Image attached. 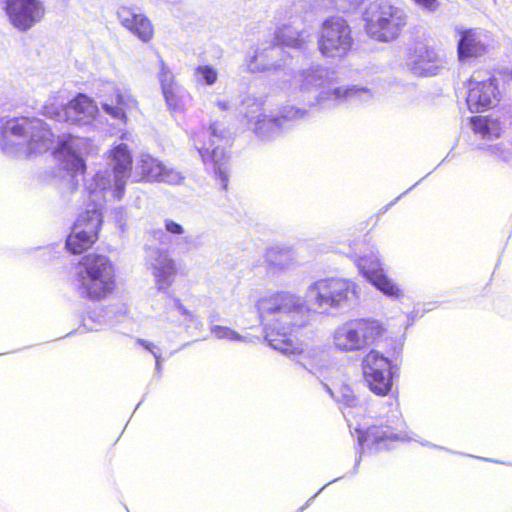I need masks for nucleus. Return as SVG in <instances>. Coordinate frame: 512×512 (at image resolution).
<instances>
[{
    "instance_id": "f257e3e1",
    "label": "nucleus",
    "mask_w": 512,
    "mask_h": 512,
    "mask_svg": "<svg viewBox=\"0 0 512 512\" xmlns=\"http://www.w3.org/2000/svg\"><path fill=\"white\" fill-rule=\"evenodd\" d=\"M256 308L269 344L284 355L301 356L302 344L293 333L309 324L310 312L304 300L288 291H274L260 297Z\"/></svg>"
},
{
    "instance_id": "f03ea898",
    "label": "nucleus",
    "mask_w": 512,
    "mask_h": 512,
    "mask_svg": "<svg viewBox=\"0 0 512 512\" xmlns=\"http://www.w3.org/2000/svg\"><path fill=\"white\" fill-rule=\"evenodd\" d=\"M407 24L404 10L388 2H372L363 13V29L374 41L385 43L397 39Z\"/></svg>"
},
{
    "instance_id": "7ed1b4c3",
    "label": "nucleus",
    "mask_w": 512,
    "mask_h": 512,
    "mask_svg": "<svg viewBox=\"0 0 512 512\" xmlns=\"http://www.w3.org/2000/svg\"><path fill=\"white\" fill-rule=\"evenodd\" d=\"M232 142L233 137L227 127L217 121L211 123L207 130L197 133L194 137V146L202 161L214 166L223 190L228 188V176L224 166L230 160L227 149L232 146Z\"/></svg>"
},
{
    "instance_id": "20e7f679",
    "label": "nucleus",
    "mask_w": 512,
    "mask_h": 512,
    "mask_svg": "<svg viewBox=\"0 0 512 512\" xmlns=\"http://www.w3.org/2000/svg\"><path fill=\"white\" fill-rule=\"evenodd\" d=\"M387 335L386 326L373 318H360L340 326L333 334L335 348L343 352L359 351L375 345Z\"/></svg>"
},
{
    "instance_id": "39448f33",
    "label": "nucleus",
    "mask_w": 512,
    "mask_h": 512,
    "mask_svg": "<svg viewBox=\"0 0 512 512\" xmlns=\"http://www.w3.org/2000/svg\"><path fill=\"white\" fill-rule=\"evenodd\" d=\"M354 36L348 20L341 16L325 18L317 33V48L324 58L342 59L354 48Z\"/></svg>"
},
{
    "instance_id": "423d86ee",
    "label": "nucleus",
    "mask_w": 512,
    "mask_h": 512,
    "mask_svg": "<svg viewBox=\"0 0 512 512\" xmlns=\"http://www.w3.org/2000/svg\"><path fill=\"white\" fill-rule=\"evenodd\" d=\"M43 115L58 122H66L77 126L91 124L98 115V106L93 98L78 93L67 104L58 98H51L42 108Z\"/></svg>"
},
{
    "instance_id": "0eeeda50",
    "label": "nucleus",
    "mask_w": 512,
    "mask_h": 512,
    "mask_svg": "<svg viewBox=\"0 0 512 512\" xmlns=\"http://www.w3.org/2000/svg\"><path fill=\"white\" fill-rule=\"evenodd\" d=\"M111 173L108 177L97 175L96 186L101 190H111L118 199L124 195L125 187L130 180L133 169L131 150L125 143L113 146L106 153Z\"/></svg>"
},
{
    "instance_id": "6e6552de",
    "label": "nucleus",
    "mask_w": 512,
    "mask_h": 512,
    "mask_svg": "<svg viewBox=\"0 0 512 512\" xmlns=\"http://www.w3.org/2000/svg\"><path fill=\"white\" fill-rule=\"evenodd\" d=\"M319 307L337 308L359 297L358 285L346 278L328 277L315 281L309 288Z\"/></svg>"
},
{
    "instance_id": "1a4fd4ad",
    "label": "nucleus",
    "mask_w": 512,
    "mask_h": 512,
    "mask_svg": "<svg viewBox=\"0 0 512 512\" xmlns=\"http://www.w3.org/2000/svg\"><path fill=\"white\" fill-rule=\"evenodd\" d=\"M363 379L375 394L387 395L393 385L392 361L376 349H371L362 359Z\"/></svg>"
},
{
    "instance_id": "9d476101",
    "label": "nucleus",
    "mask_w": 512,
    "mask_h": 512,
    "mask_svg": "<svg viewBox=\"0 0 512 512\" xmlns=\"http://www.w3.org/2000/svg\"><path fill=\"white\" fill-rule=\"evenodd\" d=\"M3 10L9 23L22 32L34 27L45 15V7L40 0H4Z\"/></svg>"
},
{
    "instance_id": "9b49d317",
    "label": "nucleus",
    "mask_w": 512,
    "mask_h": 512,
    "mask_svg": "<svg viewBox=\"0 0 512 512\" xmlns=\"http://www.w3.org/2000/svg\"><path fill=\"white\" fill-rule=\"evenodd\" d=\"M466 88V103L472 112H484L499 101L500 90L495 77L480 81L472 76L467 80Z\"/></svg>"
},
{
    "instance_id": "f8f14e48",
    "label": "nucleus",
    "mask_w": 512,
    "mask_h": 512,
    "mask_svg": "<svg viewBox=\"0 0 512 512\" xmlns=\"http://www.w3.org/2000/svg\"><path fill=\"white\" fill-rule=\"evenodd\" d=\"M11 133L17 137H27L32 150H48L54 141V133L48 125L37 118L21 117L11 126Z\"/></svg>"
},
{
    "instance_id": "ddd939ff",
    "label": "nucleus",
    "mask_w": 512,
    "mask_h": 512,
    "mask_svg": "<svg viewBox=\"0 0 512 512\" xmlns=\"http://www.w3.org/2000/svg\"><path fill=\"white\" fill-rule=\"evenodd\" d=\"M120 24L142 42H149L154 36V26L147 15L135 7L121 6L117 11Z\"/></svg>"
},
{
    "instance_id": "4468645a",
    "label": "nucleus",
    "mask_w": 512,
    "mask_h": 512,
    "mask_svg": "<svg viewBox=\"0 0 512 512\" xmlns=\"http://www.w3.org/2000/svg\"><path fill=\"white\" fill-rule=\"evenodd\" d=\"M408 65L421 76L435 75L440 66V57L434 47L418 44L408 53Z\"/></svg>"
},
{
    "instance_id": "2eb2a0df",
    "label": "nucleus",
    "mask_w": 512,
    "mask_h": 512,
    "mask_svg": "<svg viewBox=\"0 0 512 512\" xmlns=\"http://www.w3.org/2000/svg\"><path fill=\"white\" fill-rule=\"evenodd\" d=\"M78 266L79 278H117L114 262L104 254H86L80 259Z\"/></svg>"
},
{
    "instance_id": "dca6fc26",
    "label": "nucleus",
    "mask_w": 512,
    "mask_h": 512,
    "mask_svg": "<svg viewBox=\"0 0 512 512\" xmlns=\"http://www.w3.org/2000/svg\"><path fill=\"white\" fill-rule=\"evenodd\" d=\"M488 35L476 28L465 29L460 32L457 44L459 61L470 58H478L486 54L488 50Z\"/></svg>"
},
{
    "instance_id": "f3484780",
    "label": "nucleus",
    "mask_w": 512,
    "mask_h": 512,
    "mask_svg": "<svg viewBox=\"0 0 512 512\" xmlns=\"http://www.w3.org/2000/svg\"><path fill=\"white\" fill-rule=\"evenodd\" d=\"M357 441L362 450L378 449L380 446H386L387 443L397 441L400 436L395 434L389 427L383 425H371L368 428L357 431Z\"/></svg>"
},
{
    "instance_id": "a211bd4d",
    "label": "nucleus",
    "mask_w": 512,
    "mask_h": 512,
    "mask_svg": "<svg viewBox=\"0 0 512 512\" xmlns=\"http://www.w3.org/2000/svg\"><path fill=\"white\" fill-rule=\"evenodd\" d=\"M81 297L92 302L109 298L117 290V278H79Z\"/></svg>"
},
{
    "instance_id": "6ab92c4d",
    "label": "nucleus",
    "mask_w": 512,
    "mask_h": 512,
    "mask_svg": "<svg viewBox=\"0 0 512 512\" xmlns=\"http://www.w3.org/2000/svg\"><path fill=\"white\" fill-rule=\"evenodd\" d=\"M472 132L484 140L500 138L505 131L504 125L498 118L491 115H476L469 118Z\"/></svg>"
},
{
    "instance_id": "aec40b11",
    "label": "nucleus",
    "mask_w": 512,
    "mask_h": 512,
    "mask_svg": "<svg viewBox=\"0 0 512 512\" xmlns=\"http://www.w3.org/2000/svg\"><path fill=\"white\" fill-rule=\"evenodd\" d=\"M309 42V34L304 30H296L291 25L284 24L275 31L273 45L293 49H303Z\"/></svg>"
},
{
    "instance_id": "412c9836",
    "label": "nucleus",
    "mask_w": 512,
    "mask_h": 512,
    "mask_svg": "<svg viewBox=\"0 0 512 512\" xmlns=\"http://www.w3.org/2000/svg\"><path fill=\"white\" fill-rule=\"evenodd\" d=\"M159 80L165 101L170 109L177 110L183 107L181 90L175 83V77L168 67L161 63Z\"/></svg>"
},
{
    "instance_id": "4be33fe9",
    "label": "nucleus",
    "mask_w": 512,
    "mask_h": 512,
    "mask_svg": "<svg viewBox=\"0 0 512 512\" xmlns=\"http://www.w3.org/2000/svg\"><path fill=\"white\" fill-rule=\"evenodd\" d=\"M130 99L120 90L115 89L110 97L101 104L105 113L111 118L126 124L128 122V110L130 108Z\"/></svg>"
},
{
    "instance_id": "5701e85b",
    "label": "nucleus",
    "mask_w": 512,
    "mask_h": 512,
    "mask_svg": "<svg viewBox=\"0 0 512 512\" xmlns=\"http://www.w3.org/2000/svg\"><path fill=\"white\" fill-rule=\"evenodd\" d=\"M103 224V215L101 209L93 204L80 213L73 224V228L86 232L91 231L95 239H99V233Z\"/></svg>"
},
{
    "instance_id": "b1692460",
    "label": "nucleus",
    "mask_w": 512,
    "mask_h": 512,
    "mask_svg": "<svg viewBox=\"0 0 512 512\" xmlns=\"http://www.w3.org/2000/svg\"><path fill=\"white\" fill-rule=\"evenodd\" d=\"M136 182H154L164 174L163 165L156 159L145 156L136 165Z\"/></svg>"
},
{
    "instance_id": "393cba45",
    "label": "nucleus",
    "mask_w": 512,
    "mask_h": 512,
    "mask_svg": "<svg viewBox=\"0 0 512 512\" xmlns=\"http://www.w3.org/2000/svg\"><path fill=\"white\" fill-rule=\"evenodd\" d=\"M98 241L89 231L87 234L72 227L71 232L66 238L65 248L73 255H80L88 251Z\"/></svg>"
},
{
    "instance_id": "a878e982",
    "label": "nucleus",
    "mask_w": 512,
    "mask_h": 512,
    "mask_svg": "<svg viewBox=\"0 0 512 512\" xmlns=\"http://www.w3.org/2000/svg\"><path fill=\"white\" fill-rule=\"evenodd\" d=\"M356 265L360 273L369 281L383 272L380 260L372 255L359 257Z\"/></svg>"
},
{
    "instance_id": "bb28decb",
    "label": "nucleus",
    "mask_w": 512,
    "mask_h": 512,
    "mask_svg": "<svg viewBox=\"0 0 512 512\" xmlns=\"http://www.w3.org/2000/svg\"><path fill=\"white\" fill-rule=\"evenodd\" d=\"M371 284L375 286L379 291H381L383 294L394 297V298H400L403 296L402 289L392 281L385 273L384 271L374 277L370 280Z\"/></svg>"
},
{
    "instance_id": "cd10ccee",
    "label": "nucleus",
    "mask_w": 512,
    "mask_h": 512,
    "mask_svg": "<svg viewBox=\"0 0 512 512\" xmlns=\"http://www.w3.org/2000/svg\"><path fill=\"white\" fill-rule=\"evenodd\" d=\"M194 75L199 82L213 85L218 79V72L210 65H200L195 68Z\"/></svg>"
},
{
    "instance_id": "c85d7f7f",
    "label": "nucleus",
    "mask_w": 512,
    "mask_h": 512,
    "mask_svg": "<svg viewBox=\"0 0 512 512\" xmlns=\"http://www.w3.org/2000/svg\"><path fill=\"white\" fill-rule=\"evenodd\" d=\"M266 261L271 266L283 267L288 261V252L279 248H269L265 253Z\"/></svg>"
},
{
    "instance_id": "c756f323",
    "label": "nucleus",
    "mask_w": 512,
    "mask_h": 512,
    "mask_svg": "<svg viewBox=\"0 0 512 512\" xmlns=\"http://www.w3.org/2000/svg\"><path fill=\"white\" fill-rule=\"evenodd\" d=\"M211 333L218 339H239L240 336L234 330L220 325H215L211 328Z\"/></svg>"
},
{
    "instance_id": "7c9ffc66",
    "label": "nucleus",
    "mask_w": 512,
    "mask_h": 512,
    "mask_svg": "<svg viewBox=\"0 0 512 512\" xmlns=\"http://www.w3.org/2000/svg\"><path fill=\"white\" fill-rule=\"evenodd\" d=\"M379 221H380L379 215L373 214V215L369 216L365 221H361L358 223V230L359 231L366 230V232H369L379 224Z\"/></svg>"
},
{
    "instance_id": "2f4dec72",
    "label": "nucleus",
    "mask_w": 512,
    "mask_h": 512,
    "mask_svg": "<svg viewBox=\"0 0 512 512\" xmlns=\"http://www.w3.org/2000/svg\"><path fill=\"white\" fill-rule=\"evenodd\" d=\"M341 389L346 390L349 393H344L342 396L336 395V400L347 406H353L356 401V397L353 395L352 391L347 386H342Z\"/></svg>"
},
{
    "instance_id": "473e14b6",
    "label": "nucleus",
    "mask_w": 512,
    "mask_h": 512,
    "mask_svg": "<svg viewBox=\"0 0 512 512\" xmlns=\"http://www.w3.org/2000/svg\"><path fill=\"white\" fill-rule=\"evenodd\" d=\"M164 224H165L166 231L170 234L181 235L184 233L183 226L171 219H166L164 221Z\"/></svg>"
},
{
    "instance_id": "72a5a7b5",
    "label": "nucleus",
    "mask_w": 512,
    "mask_h": 512,
    "mask_svg": "<svg viewBox=\"0 0 512 512\" xmlns=\"http://www.w3.org/2000/svg\"><path fill=\"white\" fill-rule=\"evenodd\" d=\"M263 54H264L263 52H256L254 54V56L252 57L250 64H249V69L251 72L265 71L269 68V65L267 63L261 64V65H256L254 63L258 58H261L263 56Z\"/></svg>"
},
{
    "instance_id": "f704fd0d",
    "label": "nucleus",
    "mask_w": 512,
    "mask_h": 512,
    "mask_svg": "<svg viewBox=\"0 0 512 512\" xmlns=\"http://www.w3.org/2000/svg\"><path fill=\"white\" fill-rule=\"evenodd\" d=\"M334 10L342 13L349 11L348 0H325Z\"/></svg>"
},
{
    "instance_id": "c9c22d12",
    "label": "nucleus",
    "mask_w": 512,
    "mask_h": 512,
    "mask_svg": "<svg viewBox=\"0 0 512 512\" xmlns=\"http://www.w3.org/2000/svg\"><path fill=\"white\" fill-rule=\"evenodd\" d=\"M72 142L73 136L67 135L60 143L58 144L56 152L58 153H71L72 152Z\"/></svg>"
},
{
    "instance_id": "e433bc0d",
    "label": "nucleus",
    "mask_w": 512,
    "mask_h": 512,
    "mask_svg": "<svg viewBox=\"0 0 512 512\" xmlns=\"http://www.w3.org/2000/svg\"><path fill=\"white\" fill-rule=\"evenodd\" d=\"M418 5L429 11H435L439 7V3L437 0H414Z\"/></svg>"
},
{
    "instance_id": "4c0bfd02",
    "label": "nucleus",
    "mask_w": 512,
    "mask_h": 512,
    "mask_svg": "<svg viewBox=\"0 0 512 512\" xmlns=\"http://www.w3.org/2000/svg\"><path fill=\"white\" fill-rule=\"evenodd\" d=\"M485 151L489 152L492 155H500L504 152V148L502 145H489L485 148H483Z\"/></svg>"
},
{
    "instance_id": "58836bf2",
    "label": "nucleus",
    "mask_w": 512,
    "mask_h": 512,
    "mask_svg": "<svg viewBox=\"0 0 512 512\" xmlns=\"http://www.w3.org/2000/svg\"><path fill=\"white\" fill-rule=\"evenodd\" d=\"M138 343L144 347L145 349L151 351L153 353V355L155 356V358H158L157 354L153 351V348H154V345L152 343H149L147 342L146 340L144 339H139L138 340Z\"/></svg>"
},
{
    "instance_id": "ea45409f",
    "label": "nucleus",
    "mask_w": 512,
    "mask_h": 512,
    "mask_svg": "<svg viewBox=\"0 0 512 512\" xmlns=\"http://www.w3.org/2000/svg\"><path fill=\"white\" fill-rule=\"evenodd\" d=\"M77 162H78V164L80 166L81 173H84L85 168H86L84 160L82 158L77 157Z\"/></svg>"
}]
</instances>
